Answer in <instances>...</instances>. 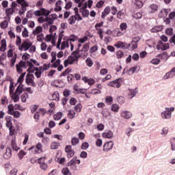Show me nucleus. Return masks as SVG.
I'll return each instance as SVG.
<instances>
[{
    "instance_id": "nucleus-1",
    "label": "nucleus",
    "mask_w": 175,
    "mask_h": 175,
    "mask_svg": "<svg viewBox=\"0 0 175 175\" xmlns=\"http://www.w3.org/2000/svg\"><path fill=\"white\" fill-rule=\"evenodd\" d=\"M16 72L18 74H21L23 72V68L27 69L28 67L29 68L27 70L28 72H32L33 70V66L32 63L29 61L23 62L21 61L18 64L16 65Z\"/></svg>"
},
{
    "instance_id": "nucleus-2",
    "label": "nucleus",
    "mask_w": 175,
    "mask_h": 175,
    "mask_svg": "<svg viewBox=\"0 0 175 175\" xmlns=\"http://www.w3.org/2000/svg\"><path fill=\"white\" fill-rule=\"evenodd\" d=\"M69 40L68 39V36H65L64 35H59L58 38V42L57 44V48L60 50H64L66 48L70 47V44H69Z\"/></svg>"
},
{
    "instance_id": "nucleus-3",
    "label": "nucleus",
    "mask_w": 175,
    "mask_h": 175,
    "mask_svg": "<svg viewBox=\"0 0 175 175\" xmlns=\"http://www.w3.org/2000/svg\"><path fill=\"white\" fill-rule=\"evenodd\" d=\"M79 57L76 51L72 52L71 55L64 61V67L67 68L70 65L78 63Z\"/></svg>"
},
{
    "instance_id": "nucleus-4",
    "label": "nucleus",
    "mask_w": 175,
    "mask_h": 175,
    "mask_svg": "<svg viewBox=\"0 0 175 175\" xmlns=\"http://www.w3.org/2000/svg\"><path fill=\"white\" fill-rule=\"evenodd\" d=\"M23 90L24 89L23 88V85H18V87L16 88L15 93L10 95L11 99L13 100L14 103H16L20 100V96L23 92Z\"/></svg>"
},
{
    "instance_id": "nucleus-5",
    "label": "nucleus",
    "mask_w": 175,
    "mask_h": 175,
    "mask_svg": "<svg viewBox=\"0 0 175 175\" xmlns=\"http://www.w3.org/2000/svg\"><path fill=\"white\" fill-rule=\"evenodd\" d=\"M89 44H84L83 46V48L81 50H77L76 53L77 55L78 58H83V59H85L86 57L88 56V51L89 49Z\"/></svg>"
},
{
    "instance_id": "nucleus-6",
    "label": "nucleus",
    "mask_w": 175,
    "mask_h": 175,
    "mask_svg": "<svg viewBox=\"0 0 175 175\" xmlns=\"http://www.w3.org/2000/svg\"><path fill=\"white\" fill-rule=\"evenodd\" d=\"M174 111V107H165V110L161 111V117L164 120H170L172 118V113Z\"/></svg>"
},
{
    "instance_id": "nucleus-7",
    "label": "nucleus",
    "mask_w": 175,
    "mask_h": 175,
    "mask_svg": "<svg viewBox=\"0 0 175 175\" xmlns=\"http://www.w3.org/2000/svg\"><path fill=\"white\" fill-rule=\"evenodd\" d=\"M8 58L10 60L11 68L14 67L15 63L16 62L17 55L14 54V50L10 49L7 52Z\"/></svg>"
},
{
    "instance_id": "nucleus-8",
    "label": "nucleus",
    "mask_w": 175,
    "mask_h": 175,
    "mask_svg": "<svg viewBox=\"0 0 175 175\" xmlns=\"http://www.w3.org/2000/svg\"><path fill=\"white\" fill-rule=\"evenodd\" d=\"M32 44L33 43L30 41V40L26 39L23 42L20 48H18V50L21 52H27L31 48Z\"/></svg>"
},
{
    "instance_id": "nucleus-9",
    "label": "nucleus",
    "mask_w": 175,
    "mask_h": 175,
    "mask_svg": "<svg viewBox=\"0 0 175 175\" xmlns=\"http://www.w3.org/2000/svg\"><path fill=\"white\" fill-rule=\"evenodd\" d=\"M81 161L79 159H77V157H74L68 163V166H70L72 170H77V165H80Z\"/></svg>"
},
{
    "instance_id": "nucleus-10",
    "label": "nucleus",
    "mask_w": 175,
    "mask_h": 175,
    "mask_svg": "<svg viewBox=\"0 0 175 175\" xmlns=\"http://www.w3.org/2000/svg\"><path fill=\"white\" fill-rule=\"evenodd\" d=\"M33 154H40L43 152V146L41 143H38L36 146H32L28 149Z\"/></svg>"
},
{
    "instance_id": "nucleus-11",
    "label": "nucleus",
    "mask_w": 175,
    "mask_h": 175,
    "mask_svg": "<svg viewBox=\"0 0 175 175\" xmlns=\"http://www.w3.org/2000/svg\"><path fill=\"white\" fill-rule=\"evenodd\" d=\"M50 13H51V12L49 10L41 8V9L34 12V16H47L50 14Z\"/></svg>"
},
{
    "instance_id": "nucleus-12",
    "label": "nucleus",
    "mask_w": 175,
    "mask_h": 175,
    "mask_svg": "<svg viewBox=\"0 0 175 175\" xmlns=\"http://www.w3.org/2000/svg\"><path fill=\"white\" fill-rule=\"evenodd\" d=\"M103 23H98L95 25V29L96 33L99 35L100 39L103 40Z\"/></svg>"
},
{
    "instance_id": "nucleus-13",
    "label": "nucleus",
    "mask_w": 175,
    "mask_h": 175,
    "mask_svg": "<svg viewBox=\"0 0 175 175\" xmlns=\"http://www.w3.org/2000/svg\"><path fill=\"white\" fill-rule=\"evenodd\" d=\"M68 39L70 43V51H73L75 49V42L78 40V37L75 35H71L70 37H68Z\"/></svg>"
},
{
    "instance_id": "nucleus-14",
    "label": "nucleus",
    "mask_w": 175,
    "mask_h": 175,
    "mask_svg": "<svg viewBox=\"0 0 175 175\" xmlns=\"http://www.w3.org/2000/svg\"><path fill=\"white\" fill-rule=\"evenodd\" d=\"M30 73H31V72H29V73L26 75L25 83L28 85H33L35 84L34 77Z\"/></svg>"
},
{
    "instance_id": "nucleus-15",
    "label": "nucleus",
    "mask_w": 175,
    "mask_h": 175,
    "mask_svg": "<svg viewBox=\"0 0 175 175\" xmlns=\"http://www.w3.org/2000/svg\"><path fill=\"white\" fill-rule=\"evenodd\" d=\"M17 3L18 5H21L22 6V9L23 12H21V10L19 11V14L22 15L26 12V9L25 8L29 7V3L25 0H16Z\"/></svg>"
},
{
    "instance_id": "nucleus-16",
    "label": "nucleus",
    "mask_w": 175,
    "mask_h": 175,
    "mask_svg": "<svg viewBox=\"0 0 175 175\" xmlns=\"http://www.w3.org/2000/svg\"><path fill=\"white\" fill-rule=\"evenodd\" d=\"M170 44L169 43H163L162 41H159L158 44L157 45V49L158 50H161L162 51H165V50L169 49Z\"/></svg>"
},
{
    "instance_id": "nucleus-17",
    "label": "nucleus",
    "mask_w": 175,
    "mask_h": 175,
    "mask_svg": "<svg viewBox=\"0 0 175 175\" xmlns=\"http://www.w3.org/2000/svg\"><path fill=\"white\" fill-rule=\"evenodd\" d=\"M120 116L124 120H129L133 118V113L131 111L123 110L121 111Z\"/></svg>"
},
{
    "instance_id": "nucleus-18",
    "label": "nucleus",
    "mask_w": 175,
    "mask_h": 175,
    "mask_svg": "<svg viewBox=\"0 0 175 175\" xmlns=\"http://www.w3.org/2000/svg\"><path fill=\"white\" fill-rule=\"evenodd\" d=\"M139 40H140L139 37H134L133 38L132 42H131V44H128L130 45V47L131 49L133 50L136 49L138 47L137 43L139 42Z\"/></svg>"
},
{
    "instance_id": "nucleus-19",
    "label": "nucleus",
    "mask_w": 175,
    "mask_h": 175,
    "mask_svg": "<svg viewBox=\"0 0 175 175\" xmlns=\"http://www.w3.org/2000/svg\"><path fill=\"white\" fill-rule=\"evenodd\" d=\"M114 46L118 49H127L130 47V44L128 43L122 42L121 41H118L114 44Z\"/></svg>"
},
{
    "instance_id": "nucleus-20",
    "label": "nucleus",
    "mask_w": 175,
    "mask_h": 175,
    "mask_svg": "<svg viewBox=\"0 0 175 175\" xmlns=\"http://www.w3.org/2000/svg\"><path fill=\"white\" fill-rule=\"evenodd\" d=\"M65 152L67 153V157L69 159L75 156V150L72 149L71 145H67L65 148Z\"/></svg>"
},
{
    "instance_id": "nucleus-21",
    "label": "nucleus",
    "mask_w": 175,
    "mask_h": 175,
    "mask_svg": "<svg viewBox=\"0 0 175 175\" xmlns=\"http://www.w3.org/2000/svg\"><path fill=\"white\" fill-rule=\"evenodd\" d=\"M121 79H115V81H111L108 83L109 86L113 87L115 88H119L121 87Z\"/></svg>"
},
{
    "instance_id": "nucleus-22",
    "label": "nucleus",
    "mask_w": 175,
    "mask_h": 175,
    "mask_svg": "<svg viewBox=\"0 0 175 175\" xmlns=\"http://www.w3.org/2000/svg\"><path fill=\"white\" fill-rule=\"evenodd\" d=\"M127 93H128V98L129 99H133L138 94V90L137 88H135V89L129 88L127 90Z\"/></svg>"
},
{
    "instance_id": "nucleus-23",
    "label": "nucleus",
    "mask_w": 175,
    "mask_h": 175,
    "mask_svg": "<svg viewBox=\"0 0 175 175\" xmlns=\"http://www.w3.org/2000/svg\"><path fill=\"white\" fill-rule=\"evenodd\" d=\"M82 81L87 83L88 85L92 86L94 85L96 83V81L93 78H88V77H83Z\"/></svg>"
},
{
    "instance_id": "nucleus-24",
    "label": "nucleus",
    "mask_w": 175,
    "mask_h": 175,
    "mask_svg": "<svg viewBox=\"0 0 175 175\" xmlns=\"http://www.w3.org/2000/svg\"><path fill=\"white\" fill-rule=\"evenodd\" d=\"M12 149L10 146H8L5 148V153L3 154V157L4 159H10L12 157Z\"/></svg>"
},
{
    "instance_id": "nucleus-25",
    "label": "nucleus",
    "mask_w": 175,
    "mask_h": 175,
    "mask_svg": "<svg viewBox=\"0 0 175 175\" xmlns=\"http://www.w3.org/2000/svg\"><path fill=\"white\" fill-rule=\"evenodd\" d=\"M113 146H114V143L111 141L106 142L103 146V151L105 152L110 151L111 150H112Z\"/></svg>"
},
{
    "instance_id": "nucleus-26",
    "label": "nucleus",
    "mask_w": 175,
    "mask_h": 175,
    "mask_svg": "<svg viewBox=\"0 0 175 175\" xmlns=\"http://www.w3.org/2000/svg\"><path fill=\"white\" fill-rule=\"evenodd\" d=\"M45 41L46 42H51L52 44V46H55L56 44V39L52 34L47 35L45 38Z\"/></svg>"
},
{
    "instance_id": "nucleus-27",
    "label": "nucleus",
    "mask_w": 175,
    "mask_h": 175,
    "mask_svg": "<svg viewBox=\"0 0 175 175\" xmlns=\"http://www.w3.org/2000/svg\"><path fill=\"white\" fill-rule=\"evenodd\" d=\"M131 2L136 8H142L144 6L143 0H131Z\"/></svg>"
},
{
    "instance_id": "nucleus-28",
    "label": "nucleus",
    "mask_w": 175,
    "mask_h": 175,
    "mask_svg": "<svg viewBox=\"0 0 175 175\" xmlns=\"http://www.w3.org/2000/svg\"><path fill=\"white\" fill-rule=\"evenodd\" d=\"M10 21V17H7V18L5 19V21L1 22L0 23V27L1 29H5L6 28L8 27L9 26V21Z\"/></svg>"
},
{
    "instance_id": "nucleus-29",
    "label": "nucleus",
    "mask_w": 175,
    "mask_h": 175,
    "mask_svg": "<svg viewBox=\"0 0 175 175\" xmlns=\"http://www.w3.org/2000/svg\"><path fill=\"white\" fill-rule=\"evenodd\" d=\"M103 137L105 139H112L113 137V133L111 131H105L102 134Z\"/></svg>"
},
{
    "instance_id": "nucleus-30",
    "label": "nucleus",
    "mask_w": 175,
    "mask_h": 175,
    "mask_svg": "<svg viewBox=\"0 0 175 175\" xmlns=\"http://www.w3.org/2000/svg\"><path fill=\"white\" fill-rule=\"evenodd\" d=\"M140 70V68L139 66H134L133 68H130L129 70H127V73L129 75H133L136 72H139Z\"/></svg>"
},
{
    "instance_id": "nucleus-31",
    "label": "nucleus",
    "mask_w": 175,
    "mask_h": 175,
    "mask_svg": "<svg viewBox=\"0 0 175 175\" xmlns=\"http://www.w3.org/2000/svg\"><path fill=\"white\" fill-rule=\"evenodd\" d=\"M7 49L6 39H2L1 41L0 51L5 52Z\"/></svg>"
},
{
    "instance_id": "nucleus-32",
    "label": "nucleus",
    "mask_w": 175,
    "mask_h": 175,
    "mask_svg": "<svg viewBox=\"0 0 175 175\" xmlns=\"http://www.w3.org/2000/svg\"><path fill=\"white\" fill-rule=\"evenodd\" d=\"M5 120H6L5 125L10 130L12 128V117L7 116L5 117Z\"/></svg>"
},
{
    "instance_id": "nucleus-33",
    "label": "nucleus",
    "mask_w": 175,
    "mask_h": 175,
    "mask_svg": "<svg viewBox=\"0 0 175 175\" xmlns=\"http://www.w3.org/2000/svg\"><path fill=\"white\" fill-rule=\"evenodd\" d=\"M42 32H43V28L42 27V26H37L35 30H33V34L34 36H38L42 33Z\"/></svg>"
},
{
    "instance_id": "nucleus-34",
    "label": "nucleus",
    "mask_w": 175,
    "mask_h": 175,
    "mask_svg": "<svg viewBox=\"0 0 175 175\" xmlns=\"http://www.w3.org/2000/svg\"><path fill=\"white\" fill-rule=\"evenodd\" d=\"M62 3V1L61 0H59L57 2H56L55 8L54 9L55 12H61V10H62V8L61 6Z\"/></svg>"
},
{
    "instance_id": "nucleus-35",
    "label": "nucleus",
    "mask_w": 175,
    "mask_h": 175,
    "mask_svg": "<svg viewBox=\"0 0 175 175\" xmlns=\"http://www.w3.org/2000/svg\"><path fill=\"white\" fill-rule=\"evenodd\" d=\"M124 32L122 31L120 29H116L112 31V34L115 37L123 36Z\"/></svg>"
},
{
    "instance_id": "nucleus-36",
    "label": "nucleus",
    "mask_w": 175,
    "mask_h": 175,
    "mask_svg": "<svg viewBox=\"0 0 175 175\" xmlns=\"http://www.w3.org/2000/svg\"><path fill=\"white\" fill-rule=\"evenodd\" d=\"M11 148L14 151L18 152L21 150V148L18 146L14 139L11 142Z\"/></svg>"
},
{
    "instance_id": "nucleus-37",
    "label": "nucleus",
    "mask_w": 175,
    "mask_h": 175,
    "mask_svg": "<svg viewBox=\"0 0 175 175\" xmlns=\"http://www.w3.org/2000/svg\"><path fill=\"white\" fill-rule=\"evenodd\" d=\"M80 12H81L82 16L84 18L88 17L90 15V12L86 8H81Z\"/></svg>"
},
{
    "instance_id": "nucleus-38",
    "label": "nucleus",
    "mask_w": 175,
    "mask_h": 175,
    "mask_svg": "<svg viewBox=\"0 0 175 175\" xmlns=\"http://www.w3.org/2000/svg\"><path fill=\"white\" fill-rule=\"evenodd\" d=\"M74 90L77 92V94H85L87 92V89L79 88L77 85L75 86Z\"/></svg>"
},
{
    "instance_id": "nucleus-39",
    "label": "nucleus",
    "mask_w": 175,
    "mask_h": 175,
    "mask_svg": "<svg viewBox=\"0 0 175 175\" xmlns=\"http://www.w3.org/2000/svg\"><path fill=\"white\" fill-rule=\"evenodd\" d=\"M159 56H160V58L165 62L167 61L170 57V55H169L167 52H166V51L163 52V53L159 55Z\"/></svg>"
},
{
    "instance_id": "nucleus-40",
    "label": "nucleus",
    "mask_w": 175,
    "mask_h": 175,
    "mask_svg": "<svg viewBox=\"0 0 175 175\" xmlns=\"http://www.w3.org/2000/svg\"><path fill=\"white\" fill-rule=\"evenodd\" d=\"M76 116V112L74 109H70L68 111V118L70 119H74Z\"/></svg>"
},
{
    "instance_id": "nucleus-41",
    "label": "nucleus",
    "mask_w": 175,
    "mask_h": 175,
    "mask_svg": "<svg viewBox=\"0 0 175 175\" xmlns=\"http://www.w3.org/2000/svg\"><path fill=\"white\" fill-rule=\"evenodd\" d=\"M162 29H163L162 25H157V26H154V27H153L151 29V32L152 33H157V32L161 31Z\"/></svg>"
},
{
    "instance_id": "nucleus-42",
    "label": "nucleus",
    "mask_w": 175,
    "mask_h": 175,
    "mask_svg": "<svg viewBox=\"0 0 175 175\" xmlns=\"http://www.w3.org/2000/svg\"><path fill=\"white\" fill-rule=\"evenodd\" d=\"M111 110L115 113L118 112L120 110V105L118 104H112L111 107Z\"/></svg>"
},
{
    "instance_id": "nucleus-43",
    "label": "nucleus",
    "mask_w": 175,
    "mask_h": 175,
    "mask_svg": "<svg viewBox=\"0 0 175 175\" xmlns=\"http://www.w3.org/2000/svg\"><path fill=\"white\" fill-rule=\"evenodd\" d=\"M158 10V5L157 4H152L149 7V10L151 13H155Z\"/></svg>"
},
{
    "instance_id": "nucleus-44",
    "label": "nucleus",
    "mask_w": 175,
    "mask_h": 175,
    "mask_svg": "<svg viewBox=\"0 0 175 175\" xmlns=\"http://www.w3.org/2000/svg\"><path fill=\"white\" fill-rule=\"evenodd\" d=\"M31 72V73H32V72H34V75H35V76H36L37 78H40L41 72H40V71L39 70V68H35V67H33V72Z\"/></svg>"
},
{
    "instance_id": "nucleus-45",
    "label": "nucleus",
    "mask_w": 175,
    "mask_h": 175,
    "mask_svg": "<svg viewBox=\"0 0 175 175\" xmlns=\"http://www.w3.org/2000/svg\"><path fill=\"white\" fill-rule=\"evenodd\" d=\"M169 133V127L165 126L162 128L161 131V135L163 136H166Z\"/></svg>"
},
{
    "instance_id": "nucleus-46",
    "label": "nucleus",
    "mask_w": 175,
    "mask_h": 175,
    "mask_svg": "<svg viewBox=\"0 0 175 175\" xmlns=\"http://www.w3.org/2000/svg\"><path fill=\"white\" fill-rule=\"evenodd\" d=\"M109 14H110V8L107 7L104 10V12L101 15L102 18H105V16H107Z\"/></svg>"
},
{
    "instance_id": "nucleus-47",
    "label": "nucleus",
    "mask_w": 175,
    "mask_h": 175,
    "mask_svg": "<svg viewBox=\"0 0 175 175\" xmlns=\"http://www.w3.org/2000/svg\"><path fill=\"white\" fill-rule=\"evenodd\" d=\"M20 86H23V92H27L29 94H33V90L31 88H25L23 84H19Z\"/></svg>"
},
{
    "instance_id": "nucleus-48",
    "label": "nucleus",
    "mask_w": 175,
    "mask_h": 175,
    "mask_svg": "<svg viewBox=\"0 0 175 175\" xmlns=\"http://www.w3.org/2000/svg\"><path fill=\"white\" fill-rule=\"evenodd\" d=\"M78 7L81 8H88V5L87 3L85 1V0H81L80 3L78 5Z\"/></svg>"
},
{
    "instance_id": "nucleus-49",
    "label": "nucleus",
    "mask_w": 175,
    "mask_h": 175,
    "mask_svg": "<svg viewBox=\"0 0 175 175\" xmlns=\"http://www.w3.org/2000/svg\"><path fill=\"white\" fill-rule=\"evenodd\" d=\"M8 113H9L10 115H13V113H14V105H13V104H10V105H8Z\"/></svg>"
},
{
    "instance_id": "nucleus-50",
    "label": "nucleus",
    "mask_w": 175,
    "mask_h": 175,
    "mask_svg": "<svg viewBox=\"0 0 175 175\" xmlns=\"http://www.w3.org/2000/svg\"><path fill=\"white\" fill-rule=\"evenodd\" d=\"M60 146V144L58 142H52L51 144V150H57V148Z\"/></svg>"
},
{
    "instance_id": "nucleus-51",
    "label": "nucleus",
    "mask_w": 175,
    "mask_h": 175,
    "mask_svg": "<svg viewBox=\"0 0 175 175\" xmlns=\"http://www.w3.org/2000/svg\"><path fill=\"white\" fill-rule=\"evenodd\" d=\"M14 12V10L13 8H8L5 10V15L8 17H10V16L12 15Z\"/></svg>"
},
{
    "instance_id": "nucleus-52",
    "label": "nucleus",
    "mask_w": 175,
    "mask_h": 175,
    "mask_svg": "<svg viewBox=\"0 0 175 175\" xmlns=\"http://www.w3.org/2000/svg\"><path fill=\"white\" fill-rule=\"evenodd\" d=\"M169 12H168V10L167 9H163L161 10V11L159 12V16L160 17H163V16H165L168 14Z\"/></svg>"
},
{
    "instance_id": "nucleus-53",
    "label": "nucleus",
    "mask_w": 175,
    "mask_h": 175,
    "mask_svg": "<svg viewBox=\"0 0 175 175\" xmlns=\"http://www.w3.org/2000/svg\"><path fill=\"white\" fill-rule=\"evenodd\" d=\"M120 28L122 32H125L126 29L128 28V25L126 23H121L120 25Z\"/></svg>"
},
{
    "instance_id": "nucleus-54",
    "label": "nucleus",
    "mask_w": 175,
    "mask_h": 175,
    "mask_svg": "<svg viewBox=\"0 0 175 175\" xmlns=\"http://www.w3.org/2000/svg\"><path fill=\"white\" fill-rule=\"evenodd\" d=\"M62 174L63 175H72L70 170L68 168V167H64L62 170Z\"/></svg>"
},
{
    "instance_id": "nucleus-55",
    "label": "nucleus",
    "mask_w": 175,
    "mask_h": 175,
    "mask_svg": "<svg viewBox=\"0 0 175 175\" xmlns=\"http://www.w3.org/2000/svg\"><path fill=\"white\" fill-rule=\"evenodd\" d=\"M52 99L58 101L59 99V92L56 91L52 94Z\"/></svg>"
},
{
    "instance_id": "nucleus-56",
    "label": "nucleus",
    "mask_w": 175,
    "mask_h": 175,
    "mask_svg": "<svg viewBox=\"0 0 175 175\" xmlns=\"http://www.w3.org/2000/svg\"><path fill=\"white\" fill-rule=\"evenodd\" d=\"M62 118V112H57L55 115L53 116V119L55 120H59Z\"/></svg>"
},
{
    "instance_id": "nucleus-57",
    "label": "nucleus",
    "mask_w": 175,
    "mask_h": 175,
    "mask_svg": "<svg viewBox=\"0 0 175 175\" xmlns=\"http://www.w3.org/2000/svg\"><path fill=\"white\" fill-rule=\"evenodd\" d=\"M161 62V60L159 58H153L151 61H150V63H152L153 65H155V66H157V65H159Z\"/></svg>"
},
{
    "instance_id": "nucleus-58",
    "label": "nucleus",
    "mask_w": 175,
    "mask_h": 175,
    "mask_svg": "<svg viewBox=\"0 0 175 175\" xmlns=\"http://www.w3.org/2000/svg\"><path fill=\"white\" fill-rule=\"evenodd\" d=\"M28 98H29V95L27 93H24L21 96V100L23 103H26L27 99H28Z\"/></svg>"
},
{
    "instance_id": "nucleus-59",
    "label": "nucleus",
    "mask_w": 175,
    "mask_h": 175,
    "mask_svg": "<svg viewBox=\"0 0 175 175\" xmlns=\"http://www.w3.org/2000/svg\"><path fill=\"white\" fill-rule=\"evenodd\" d=\"M87 66L90 68L92 67L94 63L92 62V59L91 57H88L85 61Z\"/></svg>"
},
{
    "instance_id": "nucleus-60",
    "label": "nucleus",
    "mask_w": 175,
    "mask_h": 175,
    "mask_svg": "<svg viewBox=\"0 0 175 175\" xmlns=\"http://www.w3.org/2000/svg\"><path fill=\"white\" fill-rule=\"evenodd\" d=\"M82 105L81 103H78L77 104V105L75 107V111L77 113H80L81 111V109H82Z\"/></svg>"
},
{
    "instance_id": "nucleus-61",
    "label": "nucleus",
    "mask_w": 175,
    "mask_h": 175,
    "mask_svg": "<svg viewBox=\"0 0 175 175\" xmlns=\"http://www.w3.org/2000/svg\"><path fill=\"white\" fill-rule=\"evenodd\" d=\"M76 22V18L75 16H72L68 18V23L70 25H73Z\"/></svg>"
},
{
    "instance_id": "nucleus-62",
    "label": "nucleus",
    "mask_w": 175,
    "mask_h": 175,
    "mask_svg": "<svg viewBox=\"0 0 175 175\" xmlns=\"http://www.w3.org/2000/svg\"><path fill=\"white\" fill-rule=\"evenodd\" d=\"M21 38L18 36H16V44L18 46V49H19L20 46H21Z\"/></svg>"
},
{
    "instance_id": "nucleus-63",
    "label": "nucleus",
    "mask_w": 175,
    "mask_h": 175,
    "mask_svg": "<svg viewBox=\"0 0 175 175\" xmlns=\"http://www.w3.org/2000/svg\"><path fill=\"white\" fill-rule=\"evenodd\" d=\"M171 150L175 151V137L171 138Z\"/></svg>"
},
{
    "instance_id": "nucleus-64",
    "label": "nucleus",
    "mask_w": 175,
    "mask_h": 175,
    "mask_svg": "<svg viewBox=\"0 0 175 175\" xmlns=\"http://www.w3.org/2000/svg\"><path fill=\"white\" fill-rule=\"evenodd\" d=\"M31 58V55L27 52H25L23 55H22V59L24 61H27Z\"/></svg>"
}]
</instances>
